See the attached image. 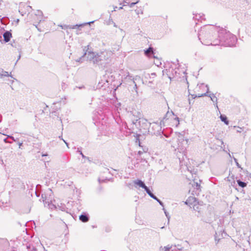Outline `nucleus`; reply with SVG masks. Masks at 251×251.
<instances>
[{"label": "nucleus", "mask_w": 251, "mask_h": 251, "mask_svg": "<svg viewBox=\"0 0 251 251\" xmlns=\"http://www.w3.org/2000/svg\"><path fill=\"white\" fill-rule=\"evenodd\" d=\"M139 130L143 134H146L149 132L151 123L145 118H140L139 120Z\"/></svg>", "instance_id": "1"}, {"label": "nucleus", "mask_w": 251, "mask_h": 251, "mask_svg": "<svg viewBox=\"0 0 251 251\" xmlns=\"http://www.w3.org/2000/svg\"><path fill=\"white\" fill-rule=\"evenodd\" d=\"M185 203L189 206L191 208L200 212L201 206L196 199L193 197H189L185 202Z\"/></svg>", "instance_id": "2"}, {"label": "nucleus", "mask_w": 251, "mask_h": 251, "mask_svg": "<svg viewBox=\"0 0 251 251\" xmlns=\"http://www.w3.org/2000/svg\"><path fill=\"white\" fill-rule=\"evenodd\" d=\"M0 78L7 81V83L9 85L12 84L15 79L13 76L11 75V73L9 74L2 69H0Z\"/></svg>", "instance_id": "3"}, {"label": "nucleus", "mask_w": 251, "mask_h": 251, "mask_svg": "<svg viewBox=\"0 0 251 251\" xmlns=\"http://www.w3.org/2000/svg\"><path fill=\"white\" fill-rule=\"evenodd\" d=\"M0 78L7 81V83L9 85L12 84L15 79L13 76L11 75V73L9 74L2 69H0Z\"/></svg>", "instance_id": "4"}, {"label": "nucleus", "mask_w": 251, "mask_h": 251, "mask_svg": "<svg viewBox=\"0 0 251 251\" xmlns=\"http://www.w3.org/2000/svg\"><path fill=\"white\" fill-rule=\"evenodd\" d=\"M134 184L136 186H138L140 187H142L145 189L146 192L149 194V195L152 198L156 200L157 201L159 200L157 199V198L151 192L149 189L145 185L144 183L141 181V180H136L133 182Z\"/></svg>", "instance_id": "5"}, {"label": "nucleus", "mask_w": 251, "mask_h": 251, "mask_svg": "<svg viewBox=\"0 0 251 251\" xmlns=\"http://www.w3.org/2000/svg\"><path fill=\"white\" fill-rule=\"evenodd\" d=\"M31 20L35 23H39L42 20V12L40 10H37L31 14Z\"/></svg>", "instance_id": "6"}, {"label": "nucleus", "mask_w": 251, "mask_h": 251, "mask_svg": "<svg viewBox=\"0 0 251 251\" xmlns=\"http://www.w3.org/2000/svg\"><path fill=\"white\" fill-rule=\"evenodd\" d=\"M25 8H26V9H28L29 7L24 4H20L19 11L20 13H21L22 15H25L28 12V10H25V9H25Z\"/></svg>", "instance_id": "7"}, {"label": "nucleus", "mask_w": 251, "mask_h": 251, "mask_svg": "<svg viewBox=\"0 0 251 251\" xmlns=\"http://www.w3.org/2000/svg\"><path fill=\"white\" fill-rule=\"evenodd\" d=\"M3 38H4V41L5 42H8L11 37V33L9 31H6L3 34Z\"/></svg>", "instance_id": "8"}, {"label": "nucleus", "mask_w": 251, "mask_h": 251, "mask_svg": "<svg viewBox=\"0 0 251 251\" xmlns=\"http://www.w3.org/2000/svg\"><path fill=\"white\" fill-rule=\"evenodd\" d=\"M3 141H4L5 143H12V142L15 141V140H14V137H13L11 136H8L7 138H4V139H3Z\"/></svg>", "instance_id": "9"}, {"label": "nucleus", "mask_w": 251, "mask_h": 251, "mask_svg": "<svg viewBox=\"0 0 251 251\" xmlns=\"http://www.w3.org/2000/svg\"><path fill=\"white\" fill-rule=\"evenodd\" d=\"M220 119L222 122H224L226 125H228V121L227 120V117L224 115H221Z\"/></svg>", "instance_id": "10"}, {"label": "nucleus", "mask_w": 251, "mask_h": 251, "mask_svg": "<svg viewBox=\"0 0 251 251\" xmlns=\"http://www.w3.org/2000/svg\"><path fill=\"white\" fill-rule=\"evenodd\" d=\"M79 219L83 222H86L88 221V218L84 215H81L79 217Z\"/></svg>", "instance_id": "11"}, {"label": "nucleus", "mask_w": 251, "mask_h": 251, "mask_svg": "<svg viewBox=\"0 0 251 251\" xmlns=\"http://www.w3.org/2000/svg\"><path fill=\"white\" fill-rule=\"evenodd\" d=\"M221 34L224 35L226 37L234 38V37L231 34H230L229 32H226V31L221 32Z\"/></svg>", "instance_id": "12"}, {"label": "nucleus", "mask_w": 251, "mask_h": 251, "mask_svg": "<svg viewBox=\"0 0 251 251\" xmlns=\"http://www.w3.org/2000/svg\"><path fill=\"white\" fill-rule=\"evenodd\" d=\"M237 182L238 185L242 188L245 187L247 186V184L245 182H242L240 180H238Z\"/></svg>", "instance_id": "13"}, {"label": "nucleus", "mask_w": 251, "mask_h": 251, "mask_svg": "<svg viewBox=\"0 0 251 251\" xmlns=\"http://www.w3.org/2000/svg\"><path fill=\"white\" fill-rule=\"evenodd\" d=\"M152 52L153 53V50H152V48H151V47H150L148 49H147V50H146L145 51V54L146 55H148V54L150 53V52Z\"/></svg>", "instance_id": "14"}, {"label": "nucleus", "mask_w": 251, "mask_h": 251, "mask_svg": "<svg viewBox=\"0 0 251 251\" xmlns=\"http://www.w3.org/2000/svg\"><path fill=\"white\" fill-rule=\"evenodd\" d=\"M196 189L198 191V194H199V192L201 191V185L199 184L198 183H196Z\"/></svg>", "instance_id": "15"}, {"label": "nucleus", "mask_w": 251, "mask_h": 251, "mask_svg": "<svg viewBox=\"0 0 251 251\" xmlns=\"http://www.w3.org/2000/svg\"><path fill=\"white\" fill-rule=\"evenodd\" d=\"M204 95H205V93H204V94H201L200 95H199V97H202V96H204Z\"/></svg>", "instance_id": "16"}, {"label": "nucleus", "mask_w": 251, "mask_h": 251, "mask_svg": "<svg viewBox=\"0 0 251 251\" xmlns=\"http://www.w3.org/2000/svg\"><path fill=\"white\" fill-rule=\"evenodd\" d=\"M2 121V116L1 115H0V123Z\"/></svg>", "instance_id": "17"}, {"label": "nucleus", "mask_w": 251, "mask_h": 251, "mask_svg": "<svg viewBox=\"0 0 251 251\" xmlns=\"http://www.w3.org/2000/svg\"><path fill=\"white\" fill-rule=\"evenodd\" d=\"M137 2H132V3H131V6H132V5H134L135 4H136Z\"/></svg>", "instance_id": "18"}, {"label": "nucleus", "mask_w": 251, "mask_h": 251, "mask_svg": "<svg viewBox=\"0 0 251 251\" xmlns=\"http://www.w3.org/2000/svg\"><path fill=\"white\" fill-rule=\"evenodd\" d=\"M2 19L3 17H2V16L0 15V20H1V21H2Z\"/></svg>", "instance_id": "19"}, {"label": "nucleus", "mask_w": 251, "mask_h": 251, "mask_svg": "<svg viewBox=\"0 0 251 251\" xmlns=\"http://www.w3.org/2000/svg\"><path fill=\"white\" fill-rule=\"evenodd\" d=\"M22 145V143L19 144V147L20 148Z\"/></svg>", "instance_id": "20"}, {"label": "nucleus", "mask_w": 251, "mask_h": 251, "mask_svg": "<svg viewBox=\"0 0 251 251\" xmlns=\"http://www.w3.org/2000/svg\"><path fill=\"white\" fill-rule=\"evenodd\" d=\"M46 155H47V154H42V156H46Z\"/></svg>", "instance_id": "21"}, {"label": "nucleus", "mask_w": 251, "mask_h": 251, "mask_svg": "<svg viewBox=\"0 0 251 251\" xmlns=\"http://www.w3.org/2000/svg\"><path fill=\"white\" fill-rule=\"evenodd\" d=\"M11 244H12V241H10Z\"/></svg>", "instance_id": "22"}]
</instances>
